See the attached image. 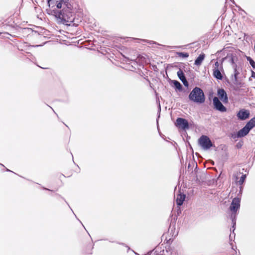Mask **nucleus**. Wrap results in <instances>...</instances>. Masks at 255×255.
Segmentation results:
<instances>
[{"instance_id": "1", "label": "nucleus", "mask_w": 255, "mask_h": 255, "mask_svg": "<svg viewBox=\"0 0 255 255\" xmlns=\"http://www.w3.org/2000/svg\"><path fill=\"white\" fill-rule=\"evenodd\" d=\"M49 5L54 4L57 9L52 10V15L54 16L56 22L58 24L68 25V22H72L74 19L73 16V6L69 2V0H48Z\"/></svg>"}, {"instance_id": "2", "label": "nucleus", "mask_w": 255, "mask_h": 255, "mask_svg": "<svg viewBox=\"0 0 255 255\" xmlns=\"http://www.w3.org/2000/svg\"><path fill=\"white\" fill-rule=\"evenodd\" d=\"M190 100L197 103L202 104L205 101V97L203 90L199 87H195L189 95Z\"/></svg>"}, {"instance_id": "3", "label": "nucleus", "mask_w": 255, "mask_h": 255, "mask_svg": "<svg viewBox=\"0 0 255 255\" xmlns=\"http://www.w3.org/2000/svg\"><path fill=\"white\" fill-rule=\"evenodd\" d=\"M240 202L241 200L238 197L234 198L231 203V204L230 206V210L231 211L232 214L231 215V218L232 220L233 226L232 228H234L233 231L235 230V226L236 225V214L238 211L240 209Z\"/></svg>"}, {"instance_id": "4", "label": "nucleus", "mask_w": 255, "mask_h": 255, "mask_svg": "<svg viewBox=\"0 0 255 255\" xmlns=\"http://www.w3.org/2000/svg\"><path fill=\"white\" fill-rule=\"evenodd\" d=\"M198 143L199 145L204 150H208L213 146V143L209 137L205 135H203L198 139Z\"/></svg>"}, {"instance_id": "5", "label": "nucleus", "mask_w": 255, "mask_h": 255, "mask_svg": "<svg viewBox=\"0 0 255 255\" xmlns=\"http://www.w3.org/2000/svg\"><path fill=\"white\" fill-rule=\"evenodd\" d=\"M213 103L214 109L221 112L227 111V108L223 105L218 98L215 97L213 99Z\"/></svg>"}, {"instance_id": "6", "label": "nucleus", "mask_w": 255, "mask_h": 255, "mask_svg": "<svg viewBox=\"0 0 255 255\" xmlns=\"http://www.w3.org/2000/svg\"><path fill=\"white\" fill-rule=\"evenodd\" d=\"M176 125L183 129H188L189 128L187 120L181 118H178L176 119Z\"/></svg>"}, {"instance_id": "7", "label": "nucleus", "mask_w": 255, "mask_h": 255, "mask_svg": "<svg viewBox=\"0 0 255 255\" xmlns=\"http://www.w3.org/2000/svg\"><path fill=\"white\" fill-rule=\"evenodd\" d=\"M217 95L224 103L226 104L228 102V98L226 92L223 89H219L217 91Z\"/></svg>"}, {"instance_id": "8", "label": "nucleus", "mask_w": 255, "mask_h": 255, "mask_svg": "<svg viewBox=\"0 0 255 255\" xmlns=\"http://www.w3.org/2000/svg\"><path fill=\"white\" fill-rule=\"evenodd\" d=\"M234 69V80L233 82L235 84L239 85L240 87H242V84L241 82H238V77L240 74V72L237 69V65H234V67H233Z\"/></svg>"}, {"instance_id": "9", "label": "nucleus", "mask_w": 255, "mask_h": 255, "mask_svg": "<svg viewBox=\"0 0 255 255\" xmlns=\"http://www.w3.org/2000/svg\"><path fill=\"white\" fill-rule=\"evenodd\" d=\"M237 116L239 119L241 120H245L249 118L250 113L248 111L243 109L238 112Z\"/></svg>"}, {"instance_id": "10", "label": "nucleus", "mask_w": 255, "mask_h": 255, "mask_svg": "<svg viewBox=\"0 0 255 255\" xmlns=\"http://www.w3.org/2000/svg\"><path fill=\"white\" fill-rule=\"evenodd\" d=\"M220 70H223L222 65L220 66V68H214L213 70V75L217 79L221 80L223 78V75Z\"/></svg>"}, {"instance_id": "11", "label": "nucleus", "mask_w": 255, "mask_h": 255, "mask_svg": "<svg viewBox=\"0 0 255 255\" xmlns=\"http://www.w3.org/2000/svg\"><path fill=\"white\" fill-rule=\"evenodd\" d=\"M250 130V128L245 126L237 132L238 137H242L246 136L249 132Z\"/></svg>"}, {"instance_id": "12", "label": "nucleus", "mask_w": 255, "mask_h": 255, "mask_svg": "<svg viewBox=\"0 0 255 255\" xmlns=\"http://www.w3.org/2000/svg\"><path fill=\"white\" fill-rule=\"evenodd\" d=\"M177 75L179 79L182 81L185 86H188V82L187 81L183 71L181 70H179L177 72Z\"/></svg>"}, {"instance_id": "13", "label": "nucleus", "mask_w": 255, "mask_h": 255, "mask_svg": "<svg viewBox=\"0 0 255 255\" xmlns=\"http://www.w3.org/2000/svg\"><path fill=\"white\" fill-rule=\"evenodd\" d=\"M185 199V195L183 194H179L177 195V199H176V204L178 206H181L182 205L183 201Z\"/></svg>"}, {"instance_id": "14", "label": "nucleus", "mask_w": 255, "mask_h": 255, "mask_svg": "<svg viewBox=\"0 0 255 255\" xmlns=\"http://www.w3.org/2000/svg\"><path fill=\"white\" fill-rule=\"evenodd\" d=\"M205 57V55L204 54L202 53L199 55V56L196 58V59L195 61V65L199 66L200 65L203 60L204 59Z\"/></svg>"}, {"instance_id": "15", "label": "nucleus", "mask_w": 255, "mask_h": 255, "mask_svg": "<svg viewBox=\"0 0 255 255\" xmlns=\"http://www.w3.org/2000/svg\"><path fill=\"white\" fill-rule=\"evenodd\" d=\"M250 129L255 127V117L251 119L246 125Z\"/></svg>"}, {"instance_id": "16", "label": "nucleus", "mask_w": 255, "mask_h": 255, "mask_svg": "<svg viewBox=\"0 0 255 255\" xmlns=\"http://www.w3.org/2000/svg\"><path fill=\"white\" fill-rule=\"evenodd\" d=\"M171 82L174 85L176 89L180 91L182 90V86L179 82L176 80H172Z\"/></svg>"}, {"instance_id": "17", "label": "nucleus", "mask_w": 255, "mask_h": 255, "mask_svg": "<svg viewBox=\"0 0 255 255\" xmlns=\"http://www.w3.org/2000/svg\"><path fill=\"white\" fill-rule=\"evenodd\" d=\"M176 54L180 57L187 58L189 57V54L186 52H177Z\"/></svg>"}, {"instance_id": "18", "label": "nucleus", "mask_w": 255, "mask_h": 255, "mask_svg": "<svg viewBox=\"0 0 255 255\" xmlns=\"http://www.w3.org/2000/svg\"><path fill=\"white\" fill-rule=\"evenodd\" d=\"M247 60L248 62H249L252 67L254 69H255V62L253 60V59L251 57L248 56L247 57Z\"/></svg>"}, {"instance_id": "19", "label": "nucleus", "mask_w": 255, "mask_h": 255, "mask_svg": "<svg viewBox=\"0 0 255 255\" xmlns=\"http://www.w3.org/2000/svg\"><path fill=\"white\" fill-rule=\"evenodd\" d=\"M228 58H229V62L232 65V67H234V65H237L235 63V56L231 55L230 56H229Z\"/></svg>"}, {"instance_id": "20", "label": "nucleus", "mask_w": 255, "mask_h": 255, "mask_svg": "<svg viewBox=\"0 0 255 255\" xmlns=\"http://www.w3.org/2000/svg\"><path fill=\"white\" fill-rule=\"evenodd\" d=\"M246 178V175L244 174L240 178V180L238 181V183L239 185H242L243 183L244 182L245 179Z\"/></svg>"}, {"instance_id": "21", "label": "nucleus", "mask_w": 255, "mask_h": 255, "mask_svg": "<svg viewBox=\"0 0 255 255\" xmlns=\"http://www.w3.org/2000/svg\"><path fill=\"white\" fill-rule=\"evenodd\" d=\"M215 68H219V63L218 61H216L215 64Z\"/></svg>"}, {"instance_id": "22", "label": "nucleus", "mask_w": 255, "mask_h": 255, "mask_svg": "<svg viewBox=\"0 0 255 255\" xmlns=\"http://www.w3.org/2000/svg\"><path fill=\"white\" fill-rule=\"evenodd\" d=\"M252 77L255 79V72L253 71H252Z\"/></svg>"}, {"instance_id": "23", "label": "nucleus", "mask_w": 255, "mask_h": 255, "mask_svg": "<svg viewBox=\"0 0 255 255\" xmlns=\"http://www.w3.org/2000/svg\"><path fill=\"white\" fill-rule=\"evenodd\" d=\"M45 189L46 190H49L48 189H46V188H45Z\"/></svg>"}]
</instances>
